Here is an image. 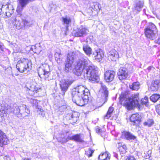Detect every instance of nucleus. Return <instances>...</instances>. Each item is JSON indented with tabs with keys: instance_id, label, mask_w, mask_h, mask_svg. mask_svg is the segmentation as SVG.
Returning <instances> with one entry per match:
<instances>
[{
	"instance_id": "29",
	"label": "nucleus",
	"mask_w": 160,
	"mask_h": 160,
	"mask_svg": "<svg viewBox=\"0 0 160 160\" xmlns=\"http://www.w3.org/2000/svg\"><path fill=\"white\" fill-rule=\"evenodd\" d=\"M114 109L112 107H110L109 108L108 110L107 113L104 116V119H109L112 115V112L113 111Z\"/></svg>"
},
{
	"instance_id": "41",
	"label": "nucleus",
	"mask_w": 160,
	"mask_h": 160,
	"mask_svg": "<svg viewBox=\"0 0 160 160\" xmlns=\"http://www.w3.org/2000/svg\"><path fill=\"white\" fill-rule=\"evenodd\" d=\"M58 141L62 143H65L67 142L66 136L58 138Z\"/></svg>"
},
{
	"instance_id": "12",
	"label": "nucleus",
	"mask_w": 160,
	"mask_h": 160,
	"mask_svg": "<svg viewBox=\"0 0 160 160\" xmlns=\"http://www.w3.org/2000/svg\"><path fill=\"white\" fill-rule=\"evenodd\" d=\"M72 99L73 102L77 105L82 106H84L83 101L81 95L75 93V92H72Z\"/></svg>"
},
{
	"instance_id": "26",
	"label": "nucleus",
	"mask_w": 160,
	"mask_h": 160,
	"mask_svg": "<svg viewBox=\"0 0 160 160\" xmlns=\"http://www.w3.org/2000/svg\"><path fill=\"white\" fill-rule=\"evenodd\" d=\"M83 50L88 56H89L92 53V49L88 45L83 46Z\"/></svg>"
},
{
	"instance_id": "7",
	"label": "nucleus",
	"mask_w": 160,
	"mask_h": 160,
	"mask_svg": "<svg viewBox=\"0 0 160 160\" xmlns=\"http://www.w3.org/2000/svg\"><path fill=\"white\" fill-rule=\"evenodd\" d=\"M37 71L40 77L43 76L45 80L49 81L51 79L49 76L51 72L48 65H45V67L43 66L40 67L38 68Z\"/></svg>"
},
{
	"instance_id": "23",
	"label": "nucleus",
	"mask_w": 160,
	"mask_h": 160,
	"mask_svg": "<svg viewBox=\"0 0 160 160\" xmlns=\"http://www.w3.org/2000/svg\"><path fill=\"white\" fill-rule=\"evenodd\" d=\"M28 89V93L32 96L34 95L35 93H37L38 92V88L34 85L30 86Z\"/></svg>"
},
{
	"instance_id": "31",
	"label": "nucleus",
	"mask_w": 160,
	"mask_h": 160,
	"mask_svg": "<svg viewBox=\"0 0 160 160\" xmlns=\"http://www.w3.org/2000/svg\"><path fill=\"white\" fill-rule=\"evenodd\" d=\"M55 60L58 63H60L62 61V55L61 53L56 52L54 54Z\"/></svg>"
},
{
	"instance_id": "8",
	"label": "nucleus",
	"mask_w": 160,
	"mask_h": 160,
	"mask_svg": "<svg viewBox=\"0 0 160 160\" xmlns=\"http://www.w3.org/2000/svg\"><path fill=\"white\" fill-rule=\"evenodd\" d=\"M13 9L12 6L8 3L7 4H2L0 5V13H5L7 17H10L13 13Z\"/></svg>"
},
{
	"instance_id": "33",
	"label": "nucleus",
	"mask_w": 160,
	"mask_h": 160,
	"mask_svg": "<svg viewBox=\"0 0 160 160\" xmlns=\"http://www.w3.org/2000/svg\"><path fill=\"white\" fill-rule=\"evenodd\" d=\"M160 98V95L155 94L152 95L150 97V100L154 102H156Z\"/></svg>"
},
{
	"instance_id": "1",
	"label": "nucleus",
	"mask_w": 160,
	"mask_h": 160,
	"mask_svg": "<svg viewBox=\"0 0 160 160\" xmlns=\"http://www.w3.org/2000/svg\"><path fill=\"white\" fill-rule=\"evenodd\" d=\"M90 63L88 60L82 58L78 62L76 68L83 70L85 78L88 79L90 81H95L98 77L97 75L98 68L93 65H89Z\"/></svg>"
},
{
	"instance_id": "58",
	"label": "nucleus",
	"mask_w": 160,
	"mask_h": 160,
	"mask_svg": "<svg viewBox=\"0 0 160 160\" xmlns=\"http://www.w3.org/2000/svg\"><path fill=\"white\" fill-rule=\"evenodd\" d=\"M2 26V24L1 23H0V28H1Z\"/></svg>"
},
{
	"instance_id": "50",
	"label": "nucleus",
	"mask_w": 160,
	"mask_h": 160,
	"mask_svg": "<svg viewBox=\"0 0 160 160\" xmlns=\"http://www.w3.org/2000/svg\"><path fill=\"white\" fill-rule=\"evenodd\" d=\"M66 137L67 140V142L69 140H72V136H66Z\"/></svg>"
},
{
	"instance_id": "45",
	"label": "nucleus",
	"mask_w": 160,
	"mask_h": 160,
	"mask_svg": "<svg viewBox=\"0 0 160 160\" xmlns=\"http://www.w3.org/2000/svg\"><path fill=\"white\" fill-rule=\"evenodd\" d=\"M36 46H33L31 48V49L34 52L36 53H39L41 51V50H38L36 49Z\"/></svg>"
},
{
	"instance_id": "36",
	"label": "nucleus",
	"mask_w": 160,
	"mask_h": 160,
	"mask_svg": "<svg viewBox=\"0 0 160 160\" xmlns=\"http://www.w3.org/2000/svg\"><path fill=\"white\" fill-rule=\"evenodd\" d=\"M141 104L142 105H145L146 106L149 105L148 98L147 96H145L144 98H142L141 100Z\"/></svg>"
},
{
	"instance_id": "35",
	"label": "nucleus",
	"mask_w": 160,
	"mask_h": 160,
	"mask_svg": "<svg viewBox=\"0 0 160 160\" xmlns=\"http://www.w3.org/2000/svg\"><path fill=\"white\" fill-rule=\"evenodd\" d=\"M101 7L99 3L98 2H94L92 5V8L94 10L97 11L98 10H100Z\"/></svg>"
},
{
	"instance_id": "22",
	"label": "nucleus",
	"mask_w": 160,
	"mask_h": 160,
	"mask_svg": "<svg viewBox=\"0 0 160 160\" xmlns=\"http://www.w3.org/2000/svg\"><path fill=\"white\" fill-rule=\"evenodd\" d=\"M159 83L160 81L158 80L152 81L150 87L151 90L152 91L157 90L159 86Z\"/></svg>"
},
{
	"instance_id": "37",
	"label": "nucleus",
	"mask_w": 160,
	"mask_h": 160,
	"mask_svg": "<svg viewBox=\"0 0 160 160\" xmlns=\"http://www.w3.org/2000/svg\"><path fill=\"white\" fill-rule=\"evenodd\" d=\"M15 105H13V106H8V108L7 109V112L14 113V110L15 109Z\"/></svg>"
},
{
	"instance_id": "57",
	"label": "nucleus",
	"mask_w": 160,
	"mask_h": 160,
	"mask_svg": "<svg viewBox=\"0 0 160 160\" xmlns=\"http://www.w3.org/2000/svg\"><path fill=\"white\" fill-rule=\"evenodd\" d=\"M152 67H149L148 68V70H150L151 68Z\"/></svg>"
},
{
	"instance_id": "53",
	"label": "nucleus",
	"mask_w": 160,
	"mask_h": 160,
	"mask_svg": "<svg viewBox=\"0 0 160 160\" xmlns=\"http://www.w3.org/2000/svg\"><path fill=\"white\" fill-rule=\"evenodd\" d=\"M3 44L0 42V49H2L3 48Z\"/></svg>"
},
{
	"instance_id": "18",
	"label": "nucleus",
	"mask_w": 160,
	"mask_h": 160,
	"mask_svg": "<svg viewBox=\"0 0 160 160\" xmlns=\"http://www.w3.org/2000/svg\"><path fill=\"white\" fill-rule=\"evenodd\" d=\"M122 136L125 139L128 140H135L136 137L129 132L124 131L122 132Z\"/></svg>"
},
{
	"instance_id": "47",
	"label": "nucleus",
	"mask_w": 160,
	"mask_h": 160,
	"mask_svg": "<svg viewBox=\"0 0 160 160\" xmlns=\"http://www.w3.org/2000/svg\"><path fill=\"white\" fill-rule=\"evenodd\" d=\"M10 158L8 156H1L0 157V160H10Z\"/></svg>"
},
{
	"instance_id": "15",
	"label": "nucleus",
	"mask_w": 160,
	"mask_h": 160,
	"mask_svg": "<svg viewBox=\"0 0 160 160\" xmlns=\"http://www.w3.org/2000/svg\"><path fill=\"white\" fill-rule=\"evenodd\" d=\"M8 141V140L5 134L0 130V147L7 145Z\"/></svg>"
},
{
	"instance_id": "20",
	"label": "nucleus",
	"mask_w": 160,
	"mask_h": 160,
	"mask_svg": "<svg viewBox=\"0 0 160 160\" xmlns=\"http://www.w3.org/2000/svg\"><path fill=\"white\" fill-rule=\"evenodd\" d=\"M86 88L82 85H78L73 90L72 92H75V93L77 94L82 95V93Z\"/></svg>"
},
{
	"instance_id": "24",
	"label": "nucleus",
	"mask_w": 160,
	"mask_h": 160,
	"mask_svg": "<svg viewBox=\"0 0 160 160\" xmlns=\"http://www.w3.org/2000/svg\"><path fill=\"white\" fill-rule=\"evenodd\" d=\"M81 135V134H79L72 136V140L78 142H83L84 141L83 138H82Z\"/></svg>"
},
{
	"instance_id": "44",
	"label": "nucleus",
	"mask_w": 160,
	"mask_h": 160,
	"mask_svg": "<svg viewBox=\"0 0 160 160\" xmlns=\"http://www.w3.org/2000/svg\"><path fill=\"white\" fill-rule=\"evenodd\" d=\"M62 19L63 23L67 25L68 24L71 22L70 18L63 17Z\"/></svg>"
},
{
	"instance_id": "39",
	"label": "nucleus",
	"mask_w": 160,
	"mask_h": 160,
	"mask_svg": "<svg viewBox=\"0 0 160 160\" xmlns=\"http://www.w3.org/2000/svg\"><path fill=\"white\" fill-rule=\"evenodd\" d=\"M81 95L82 98V99L83 101V103L84 105L85 104H86L88 101V96L87 95L82 96V95Z\"/></svg>"
},
{
	"instance_id": "6",
	"label": "nucleus",
	"mask_w": 160,
	"mask_h": 160,
	"mask_svg": "<svg viewBox=\"0 0 160 160\" xmlns=\"http://www.w3.org/2000/svg\"><path fill=\"white\" fill-rule=\"evenodd\" d=\"M75 54L72 52H70L68 54L67 59L65 62L64 70L66 72H68L72 69V64L75 58Z\"/></svg>"
},
{
	"instance_id": "43",
	"label": "nucleus",
	"mask_w": 160,
	"mask_h": 160,
	"mask_svg": "<svg viewBox=\"0 0 160 160\" xmlns=\"http://www.w3.org/2000/svg\"><path fill=\"white\" fill-rule=\"evenodd\" d=\"M76 74L78 76H79L81 75V74L82 73H83V70L81 69L80 68H76Z\"/></svg>"
},
{
	"instance_id": "49",
	"label": "nucleus",
	"mask_w": 160,
	"mask_h": 160,
	"mask_svg": "<svg viewBox=\"0 0 160 160\" xmlns=\"http://www.w3.org/2000/svg\"><path fill=\"white\" fill-rule=\"evenodd\" d=\"M95 129L96 132L97 133H100L101 132V130L98 126L96 127Z\"/></svg>"
},
{
	"instance_id": "21",
	"label": "nucleus",
	"mask_w": 160,
	"mask_h": 160,
	"mask_svg": "<svg viewBox=\"0 0 160 160\" xmlns=\"http://www.w3.org/2000/svg\"><path fill=\"white\" fill-rule=\"evenodd\" d=\"M144 2L142 1L136 0L135 2L134 9L138 12H140L143 7Z\"/></svg>"
},
{
	"instance_id": "11",
	"label": "nucleus",
	"mask_w": 160,
	"mask_h": 160,
	"mask_svg": "<svg viewBox=\"0 0 160 160\" xmlns=\"http://www.w3.org/2000/svg\"><path fill=\"white\" fill-rule=\"evenodd\" d=\"M88 30L86 28L80 27L74 29L72 31V35L75 37H81L85 35L88 32Z\"/></svg>"
},
{
	"instance_id": "25",
	"label": "nucleus",
	"mask_w": 160,
	"mask_h": 160,
	"mask_svg": "<svg viewBox=\"0 0 160 160\" xmlns=\"http://www.w3.org/2000/svg\"><path fill=\"white\" fill-rule=\"evenodd\" d=\"M140 88V83L138 82H134L132 85H130V88L133 90L138 91Z\"/></svg>"
},
{
	"instance_id": "46",
	"label": "nucleus",
	"mask_w": 160,
	"mask_h": 160,
	"mask_svg": "<svg viewBox=\"0 0 160 160\" xmlns=\"http://www.w3.org/2000/svg\"><path fill=\"white\" fill-rule=\"evenodd\" d=\"M89 94V90L88 89L86 88L82 93V96H88V94Z\"/></svg>"
},
{
	"instance_id": "32",
	"label": "nucleus",
	"mask_w": 160,
	"mask_h": 160,
	"mask_svg": "<svg viewBox=\"0 0 160 160\" xmlns=\"http://www.w3.org/2000/svg\"><path fill=\"white\" fill-rule=\"evenodd\" d=\"M96 55L95 56L96 59L100 61L102 59L103 56L102 52L100 51H96Z\"/></svg>"
},
{
	"instance_id": "28",
	"label": "nucleus",
	"mask_w": 160,
	"mask_h": 160,
	"mask_svg": "<svg viewBox=\"0 0 160 160\" xmlns=\"http://www.w3.org/2000/svg\"><path fill=\"white\" fill-rule=\"evenodd\" d=\"M154 122L153 119H148L143 123V125L150 127H152L154 124Z\"/></svg>"
},
{
	"instance_id": "16",
	"label": "nucleus",
	"mask_w": 160,
	"mask_h": 160,
	"mask_svg": "<svg viewBox=\"0 0 160 160\" xmlns=\"http://www.w3.org/2000/svg\"><path fill=\"white\" fill-rule=\"evenodd\" d=\"M140 115L136 113L132 114L130 118V121L132 122L133 125H137L138 124L141 119Z\"/></svg>"
},
{
	"instance_id": "30",
	"label": "nucleus",
	"mask_w": 160,
	"mask_h": 160,
	"mask_svg": "<svg viewBox=\"0 0 160 160\" xmlns=\"http://www.w3.org/2000/svg\"><path fill=\"white\" fill-rule=\"evenodd\" d=\"M76 113H77L74 112L70 115V117H69V119L72 120L73 121L72 122L74 123H76L78 119V115L77 116H76Z\"/></svg>"
},
{
	"instance_id": "59",
	"label": "nucleus",
	"mask_w": 160,
	"mask_h": 160,
	"mask_svg": "<svg viewBox=\"0 0 160 160\" xmlns=\"http://www.w3.org/2000/svg\"><path fill=\"white\" fill-rule=\"evenodd\" d=\"M151 152V151H148V152ZM150 153H151V152H150Z\"/></svg>"
},
{
	"instance_id": "17",
	"label": "nucleus",
	"mask_w": 160,
	"mask_h": 160,
	"mask_svg": "<svg viewBox=\"0 0 160 160\" xmlns=\"http://www.w3.org/2000/svg\"><path fill=\"white\" fill-rule=\"evenodd\" d=\"M119 58L118 54V52L113 49L111 50L108 55V59L112 61H116Z\"/></svg>"
},
{
	"instance_id": "38",
	"label": "nucleus",
	"mask_w": 160,
	"mask_h": 160,
	"mask_svg": "<svg viewBox=\"0 0 160 160\" xmlns=\"http://www.w3.org/2000/svg\"><path fill=\"white\" fill-rule=\"evenodd\" d=\"M93 152V150H91L90 148H89L85 151V154L88 157H89L92 156V154Z\"/></svg>"
},
{
	"instance_id": "40",
	"label": "nucleus",
	"mask_w": 160,
	"mask_h": 160,
	"mask_svg": "<svg viewBox=\"0 0 160 160\" xmlns=\"http://www.w3.org/2000/svg\"><path fill=\"white\" fill-rule=\"evenodd\" d=\"M15 109L14 110V114L18 115L20 113V108L16 104L15 106Z\"/></svg>"
},
{
	"instance_id": "3",
	"label": "nucleus",
	"mask_w": 160,
	"mask_h": 160,
	"mask_svg": "<svg viewBox=\"0 0 160 160\" xmlns=\"http://www.w3.org/2000/svg\"><path fill=\"white\" fill-rule=\"evenodd\" d=\"M138 94H132L129 97L126 93H122L119 97L120 101L128 110L132 109L134 106H138L139 104Z\"/></svg>"
},
{
	"instance_id": "42",
	"label": "nucleus",
	"mask_w": 160,
	"mask_h": 160,
	"mask_svg": "<svg viewBox=\"0 0 160 160\" xmlns=\"http://www.w3.org/2000/svg\"><path fill=\"white\" fill-rule=\"evenodd\" d=\"M119 149L120 152H121L122 153L126 152V146L125 145H123L120 146L119 147Z\"/></svg>"
},
{
	"instance_id": "5",
	"label": "nucleus",
	"mask_w": 160,
	"mask_h": 160,
	"mask_svg": "<svg viewBox=\"0 0 160 160\" xmlns=\"http://www.w3.org/2000/svg\"><path fill=\"white\" fill-rule=\"evenodd\" d=\"M144 32L146 37L151 40L155 39L158 35L156 26L152 23H150L145 29Z\"/></svg>"
},
{
	"instance_id": "52",
	"label": "nucleus",
	"mask_w": 160,
	"mask_h": 160,
	"mask_svg": "<svg viewBox=\"0 0 160 160\" xmlns=\"http://www.w3.org/2000/svg\"><path fill=\"white\" fill-rule=\"evenodd\" d=\"M128 160H136V159L134 157L130 156L128 157Z\"/></svg>"
},
{
	"instance_id": "48",
	"label": "nucleus",
	"mask_w": 160,
	"mask_h": 160,
	"mask_svg": "<svg viewBox=\"0 0 160 160\" xmlns=\"http://www.w3.org/2000/svg\"><path fill=\"white\" fill-rule=\"evenodd\" d=\"M154 42L158 44H160V35L158 36V38L154 41Z\"/></svg>"
},
{
	"instance_id": "9",
	"label": "nucleus",
	"mask_w": 160,
	"mask_h": 160,
	"mask_svg": "<svg viewBox=\"0 0 160 160\" xmlns=\"http://www.w3.org/2000/svg\"><path fill=\"white\" fill-rule=\"evenodd\" d=\"M74 80L71 77H69L64 81L60 84V87L61 89V93L64 96L65 92L68 90V87L73 83Z\"/></svg>"
},
{
	"instance_id": "10",
	"label": "nucleus",
	"mask_w": 160,
	"mask_h": 160,
	"mask_svg": "<svg viewBox=\"0 0 160 160\" xmlns=\"http://www.w3.org/2000/svg\"><path fill=\"white\" fill-rule=\"evenodd\" d=\"M101 88L99 91V94L101 95L103 104L107 101L108 96V91L106 85L102 82H100Z\"/></svg>"
},
{
	"instance_id": "19",
	"label": "nucleus",
	"mask_w": 160,
	"mask_h": 160,
	"mask_svg": "<svg viewBox=\"0 0 160 160\" xmlns=\"http://www.w3.org/2000/svg\"><path fill=\"white\" fill-rule=\"evenodd\" d=\"M20 114L22 117L27 116L29 114L30 111L25 105H23L20 106Z\"/></svg>"
},
{
	"instance_id": "54",
	"label": "nucleus",
	"mask_w": 160,
	"mask_h": 160,
	"mask_svg": "<svg viewBox=\"0 0 160 160\" xmlns=\"http://www.w3.org/2000/svg\"><path fill=\"white\" fill-rule=\"evenodd\" d=\"M66 108L65 106H62L59 108V110H60L62 109H65Z\"/></svg>"
},
{
	"instance_id": "2",
	"label": "nucleus",
	"mask_w": 160,
	"mask_h": 160,
	"mask_svg": "<svg viewBox=\"0 0 160 160\" xmlns=\"http://www.w3.org/2000/svg\"><path fill=\"white\" fill-rule=\"evenodd\" d=\"M34 0H18L19 5H18L16 10L17 12L19 14L18 16H14L12 17L11 20L13 22L14 26L16 28L18 29H23L25 28L30 27L32 24V21L28 19H20L19 16H21L20 12L22 11L24 8L29 2H32Z\"/></svg>"
},
{
	"instance_id": "55",
	"label": "nucleus",
	"mask_w": 160,
	"mask_h": 160,
	"mask_svg": "<svg viewBox=\"0 0 160 160\" xmlns=\"http://www.w3.org/2000/svg\"><path fill=\"white\" fill-rule=\"evenodd\" d=\"M114 156L115 157H116V158H118V154L116 153H114Z\"/></svg>"
},
{
	"instance_id": "27",
	"label": "nucleus",
	"mask_w": 160,
	"mask_h": 160,
	"mask_svg": "<svg viewBox=\"0 0 160 160\" xmlns=\"http://www.w3.org/2000/svg\"><path fill=\"white\" fill-rule=\"evenodd\" d=\"M109 159L110 157L109 156V154L106 152L99 155L98 158V160H109Z\"/></svg>"
},
{
	"instance_id": "51",
	"label": "nucleus",
	"mask_w": 160,
	"mask_h": 160,
	"mask_svg": "<svg viewBox=\"0 0 160 160\" xmlns=\"http://www.w3.org/2000/svg\"><path fill=\"white\" fill-rule=\"evenodd\" d=\"M156 111L158 114L160 115V105L159 106L158 108L157 109Z\"/></svg>"
},
{
	"instance_id": "13",
	"label": "nucleus",
	"mask_w": 160,
	"mask_h": 160,
	"mask_svg": "<svg viewBox=\"0 0 160 160\" xmlns=\"http://www.w3.org/2000/svg\"><path fill=\"white\" fill-rule=\"evenodd\" d=\"M119 79L120 80L125 79L128 76V72L126 68L122 67L119 69L118 73Z\"/></svg>"
},
{
	"instance_id": "4",
	"label": "nucleus",
	"mask_w": 160,
	"mask_h": 160,
	"mask_svg": "<svg viewBox=\"0 0 160 160\" xmlns=\"http://www.w3.org/2000/svg\"><path fill=\"white\" fill-rule=\"evenodd\" d=\"M16 68L21 73H23L26 71H29L31 69V62L27 59L21 58L18 61Z\"/></svg>"
},
{
	"instance_id": "34",
	"label": "nucleus",
	"mask_w": 160,
	"mask_h": 160,
	"mask_svg": "<svg viewBox=\"0 0 160 160\" xmlns=\"http://www.w3.org/2000/svg\"><path fill=\"white\" fill-rule=\"evenodd\" d=\"M28 101L32 104L33 106H34L36 108H37L38 106V102L36 99L32 98H28Z\"/></svg>"
},
{
	"instance_id": "56",
	"label": "nucleus",
	"mask_w": 160,
	"mask_h": 160,
	"mask_svg": "<svg viewBox=\"0 0 160 160\" xmlns=\"http://www.w3.org/2000/svg\"><path fill=\"white\" fill-rule=\"evenodd\" d=\"M23 160H31V159H29L27 158H26L23 159Z\"/></svg>"
},
{
	"instance_id": "14",
	"label": "nucleus",
	"mask_w": 160,
	"mask_h": 160,
	"mask_svg": "<svg viewBox=\"0 0 160 160\" xmlns=\"http://www.w3.org/2000/svg\"><path fill=\"white\" fill-rule=\"evenodd\" d=\"M115 74V72L113 71H106L104 73L105 80L108 82L112 81L114 78Z\"/></svg>"
}]
</instances>
